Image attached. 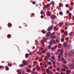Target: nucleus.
<instances>
[{
    "instance_id": "obj_25",
    "label": "nucleus",
    "mask_w": 74,
    "mask_h": 74,
    "mask_svg": "<svg viewBox=\"0 0 74 74\" xmlns=\"http://www.w3.org/2000/svg\"><path fill=\"white\" fill-rule=\"evenodd\" d=\"M64 39L63 38V37H62V38L61 39V41L62 42H64Z\"/></svg>"
},
{
    "instance_id": "obj_36",
    "label": "nucleus",
    "mask_w": 74,
    "mask_h": 74,
    "mask_svg": "<svg viewBox=\"0 0 74 74\" xmlns=\"http://www.w3.org/2000/svg\"><path fill=\"white\" fill-rule=\"evenodd\" d=\"M69 72H70V71L68 70L67 71H66V73L67 74H69Z\"/></svg>"
},
{
    "instance_id": "obj_15",
    "label": "nucleus",
    "mask_w": 74,
    "mask_h": 74,
    "mask_svg": "<svg viewBox=\"0 0 74 74\" xmlns=\"http://www.w3.org/2000/svg\"><path fill=\"white\" fill-rule=\"evenodd\" d=\"M24 64L22 63V64H20L19 66L20 67H23L24 66Z\"/></svg>"
},
{
    "instance_id": "obj_20",
    "label": "nucleus",
    "mask_w": 74,
    "mask_h": 74,
    "mask_svg": "<svg viewBox=\"0 0 74 74\" xmlns=\"http://www.w3.org/2000/svg\"><path fill=\"white\" fill-rule=\"evenodd\" d=\"M42 33H43V34H45V31L44 30H42Z\"/></svg>"
},
{
    "instance_id": "obj_50",
    "label": "nucleus",
    "mask_w": 74,
    "mask_h": 74,
    "mask_svg": "<svg viewBox=\"0 0 74 74\" xmlns=\"http://www.w3.org/2000/svg\"><path fill=\"white\" fill-rule=\"evenodd\" d=\"M57 47H58V45H56V46H54V47L55 48H57Z\"/></svg>"
},
{
    "instance_id": "obj_35",
    "label": "nucleus",
    "mask_w": 74,
    "mask_h": 74,
    "mask_svg": "<svg viewBox=\"0 0 74 74\" xmlns=\"http://www.w3.org/2000/svg\"><path fill=\"white\" fill-rule=\"evenodd\" d=\"M51 4H52V5H54V4H55V3H54V1H52L51 2Z\"/></svg>"
},
{
    "instance_id": "obj_14",
    "label": "nucleus",
    "mask_w": 74,
    "mask_h": 74,
    "mask_svg": "<svg viewBox=\"0 0 74 74\" xmlns=\"http://www.w3.org/2000/svg\"><path fill=\"white\" fill-rule=\"evenodd\" d=\"M37 53L38 55H42V52H40V51H38L37 52Z\"/></svg>"
},
{
    "instance_id": "obj_29",
    "label": "nucleus",
    "mask_w": 74,
    "mask_h": 74,
    "mask_svg": "<svg viewBox=\"0 0 74 74\" xmlns=\"http://www.w3.org/2000/svg\"><path fill=\"white\" fill-rule=\"evenodd\" d=\"M7 37H9V38H11V35L10 34H8L7 35Z\"/></svg>"
},
{
    "instance_id": "obj_52",
    "label": "nucleus",
    "mask_w": 74,
    "mask_h": 74,
    "mask_svg": "<svg viewBox=\"0 0 74 74\" xmlns=\"http://www.w3.org/2000/svg\"><path fill=\"white\" fill-rule=\"evenodd\" d=\"M51 58L52 59H54V56H52V57H51Z\"/></svg>"
},
{
    "instance_id": "obj_39",
    "label": "nucleus",
    "mask_w": 74,
    "mask_h": 74,
    "mask_svg": "<svg viewBox=\"0 0 74 74\" xmlns=\"http://www.w3.org/2000/svg\"><path fill=\"white\" fill-rule=\"evenodd\" d=\"M61 59L62 61H63V60H64V58H61Z\"/></svg>"
},
{
    "instance_id": "obj_13",
    "label": "nucleus",
    "mask_w": 74,
    "mask_h": 74,
    "mask_svg": "<svg viewBox=\"0 0 74 74\" xmlns=\"http://www.w3.org/2000/svg\"><path fill=\"white\" fill-rule=\"evenodd\" d=\"M29 56V54L28 53H26L25 54V57L26 58H28V57Z\"/></svg>"
},
{
    "instance_id": "obj_41",
    "label": "nucleus",
    "mask_w": 74,
    "mask_h": 74,
    "mask_svg": "<svg viewBox=\"0 0 74 74\" xmlns=\"http://www.w3.org/2000/svg\"><path fill=\"white\" fill-rule=\"evenodd\" d=\"M69 12H70V11H69V10H67L66 11L67 14H69Z\"/></svg>"
},
{
    "instance_id": "obj_22",
    "label": "nucleus",
    "mask_w": 74,
    "mask_h": 74,
    "mask_svg": "<svg viewBox=\"0 0 74 74\" xmlns=\"http://www.w3.org/2000/svg\"><path fill=\"white\" fill-rule=\"evenodd\" d=\"M46 55H47V56H48V57H50V54H49V53H47Z\"/></svg>"
},
{
    "instance_id": "obj_28",
    "label": "nucleus",
    "mask_w": 74,
    "mask_h": 74,
    "mask_svg": "<svg viewBox=\"0 0 74 74\" xmlns=\"http://www.w3.org/2000/svg\"><path fill=\"white\" fill-rule=\"evenodd\" d=\"M48 48L49 49H51V46L50 45H49L48 46Z\"/></svg>"
},
{
    "instance_id": "obj_32",
    "label": "nucleus",
    "mask_w": 74,
    "mask_h": 74,
    "mask_svg": "<svg viewBox=\"0 0 74 74\" xmlns=\"http://www.w3.org/2000/svg\"><path fill=\"white\" fill-rule=\"evenodd\" d=\"M5 69L6 70L7 69V71H8V70H9V68H8V67H7V66H6L5 67Z\"/></svg>"
},
{
    "instance_id": "obj_48",
    "label": "nucleus",
    "mask_w": 74,
    "mask_h": 74,
    "mask_svg": "<svg viewBox=\"0 0 74 74\" xmlns=\"http://www.w3.org/2000/svg\"><path fill=\"white\" fill-rule=\"evenodd\" d=\"M66 7H67V8H68V7H69V6L68 5V4H66Z\"/></svg>"
},
{
    "instance_id": "obj_16",
    "label": "nucleus",
    "mask_w": 74,
    "mask_h": 74,
    "mask_svg": "<svg viewBox=\"0 0 74 74\" xmlns=\"http://www.w3.org/2000/svg\"><path fill=\"white\" fill-rule=\"evenodd\" d=\"M69 18H71L72 14L71 13H69Z\"/></svg>"
},
{
    "instance_id": "obj_57",
    "label": "nucleus",
    "mask_w": 74,
    "mask_h": 74,
    "mask_svg": "<svg viewBox=\"0 0 74 74\" xmlns=\"http://www.w3.org/2000/svg\"><path fill=\"white\" fill-rule=\"evenodd\" d=\"M29 69H27V72H29Z\"/></svg>"
},
{
    "instance_id": "obj_38",
    "label": "nucleus",
    "mask_w": 74,
    "mask_h": 74,
    "mask_svg": "<svg viewBox=\"0 0 74 74\" xmlns=\"http://www.w3.org/2000/svg\"><path fill=\"white\" fill-rule=\"evenodd\" d=\"M41 42H42V44H44V41L41 40L40 41Z\"/></svg>"
},
{
    "instance_id": "obj_12",
    "label": "nucleus",
    "mask_w": 74,
    "mask_h": 74,
    "mask_svg": "<svg viewBox=\"0 0 74 74\" xmlns=\"http://www.w3.org/2000/svg\"><path fill=\"white\" fill-rule=\"evenodd\" d=\"M69 54L71 56H73L74 55V53H73L72 52H71L70 53H69Z\"/></svg>"
},
{
    "instance_id": "obj_56",
    "label": "nucleus",
    "mask_w": 74,
    "mask_h": 74,
    "mask_svg": "<svg viewBox=\"0 0 74 74\" xmlns=\"http://www.w3.org/2000/svg\"><path fill=\"white\" fill-rule=\"evenodd\" d=\"M35 70H36V68H34V69L33 70V71H35Z\"/></svg>"
},
{
    "instance_id": "obj_31",
    "label": "nucleus",
    "mask_w": 74,
    "mask_h": 74,
    "mask_svg": "<svg viewBox=\"0 0 74 74\" xmlns=\"http://www.w3.org/2000/svg\"><path fill=\"white\" fill-rule=\"evenodd\" d=\"M46 40V38H43V41H44L45 42H46V41H47Z\"/></svg>"
},
{
    "instance_id": "obj_27",
    "label": "nucleus",
    "mask_w": 74,
    "mask_h": 74,
    "mask_svg": "<svg viewBox=\"0 0 74 74\" xmlns=\"http://www.w3.org/2000/svg\"><path fill=\"white\" fill-rule=\"evenodd\" d=\"M64 33H65V34H66L65 36H67L68 35V33H67V31L65 32Z\"/></svg>"
},
{
    "instance_id": "obj_8",
    "label": "nucleus",
    "mask_w": 74,
    "mask_h": 74,
    "mask_svg": "<svg viewBox=\"0 0 74 74\" xmlns=\"http://www.w3.org/2000/svg\"><path fill=\"white\" fill-rule=\"evenodd\" d=\"M50 35H51V33L50 32H48L46 35V36L47 37H49Z\"/></svg>"
},
{
    "instance_id": "obj_37",
    "label": "nucleus",
    "mask_w": 74,
    "mask_h": 74,
    "mask_svg": "<svg viewBox=\"0 0 74 74\" xmlns=\"http://www.w3.org/2000/svg\"><path fill=\"white\" fill-rule=\"evenodd\" d=\"M73 9V8L72 7H71L70 8V11H71Z\"/></svg>"
},
{
    "instance_id": "obj_21",
    "label": "nucleus",
    "mask_w": 74,
    "mask_h": 74,
    "mask_svg": "<svg viewBox=\"0 0 74 74\" xmlns=\"http://www.w3.org/2000/svg\"><path fill=\"white\" fill-rule=\"evenodd\" d=\"M73 32H71V33H69V35L70 36H71L73 34Z\"/></svg>"
},
{
    "instance_id": "obj_45",
    "label": "nucleus",
    "mask_w": 74,
    "mask_h": 74,
    "mask_svg": "<svg viewBox=\"0 0 74 74\" xmlns=\"http://www.w3.org/2000/svg\"><path fill=\"white\" fill-rule=\"evenodd\" d=\"M35 3H36V2H35L34 1H33V4H35Z\"/></svg>"
},
{
    "instance_id": "obj_40",
    "label": "nucleus",
    "mask_w": 74,
    "mask_h": 74,
    "mask_svg": "<svg viewBox=\"0 0 74 74\" xmlns=\"http://www.w3.org/2000/svg\"><path fill=\"white\" fill-rule=\"evenodd\" d=\"M63 63L64 64H66V63H67V61H63Z\"/></svg>"
},
{
    "instance_id": "obj_63",
    "label": "nucleus",
    "mask_w": 74,
    "mask_h": 74,
    "mask_svg": "<svg viewBox=\"0 0 74 74\" xmlns=\"http://www.w3.org/2000/svg\"><path fill=\"white\" fill-rule=\"evenodd\" d=\"M60 56H58V58L60 59Z\"/></svg>"
},
{
    "instance_id": "obj_54",
    "label": "nucleus",
    "mask_w": 74,
    "mask_h": 74,
    "mask_svg": "<svg viewBox=\"0 0 74 74\" xmlns=\"http://www.w3.org/2000/svg\"><path fill=\"white\" fill-rule=\"evenodd\" d=\"M53 38H56V37H55V36H54L53 35Z\"/></svg>"
},
{
    "instance_id": "obj_18",
    "label": "nucleus",
    "mask_w": 74,
    "mask_h": 74,
    "mask_svg": "<svg viewBox=\"0 0 74 74\" xmlns=\"http://www.w3.org/2000/svg\"><path fill=\"white\" fill-rule=\"evenodd\" d=\"M67 43L66 42H64V47H67Z\"/></svg>"
},
{
    "instance_id": "obj_59",
    "label": "nucleus",
    "mask_w": 74,
    "mask_h": 74,
    "mask_svg": "<svg viewBox=\"0 0 74 74\" xmlns=\"http://www.w3.org/2000/svg\"><path fill=\"white\" fill-rule=\"evenodd\" d=\"M9 66L10 67H11V66H12V65L10 64L9 65Z\"/></svg>"
},
{
    "instance_id": "obj_47",
    "label": "nucleus",
    "mask_w": 74,
    "mask_h": 74,
    "mask_svg": "<svg viewBox=\"0 0 74 74\" xmlns=\"http://www.w3.org/2000/svg\"><path fill=\"white\" fill-rule=\"evenodd\" d=\"M73 53H74V50L73 49L72 50V51Z\"/></svg>"
},
{
    "instance_id": "obj_26",
    "label": "nucleus",
    "mask_w": 74,
    "mask_h": 74,
    "mask_svg": "<svg viewBox=\"0 0 74 74\" xmlns=\"http://www.w3.org/2000/svg\"><path fill=\"white\" fill-rule=\"evenodd\" d=\"M43 13H44V12H43V10H41L40 12L41 14V15H43Z\"/></svg>"
},
{
    "instance_id": "obj_51",
    "label": "nucleus",
    "mask_w": 74,
    "mask_h": 74,
    "mask_svg": "<svg viewBox=\"0 0 74 74\" xmlns=\"http://www.w3.org/2000/svg\"><path fill=\"white\" fill-rule=\"evenodd\" d=\"M35 42L36 43H37L38 42V40H36Z\"/></svg>"
},
{
    "instance_id": "obj_9",
    "label": "nucleus",
    "mask_w": 74,
    "mask_h": 74,
    "mask_svg": "<svg viewBox=\"0 0 74 74\" xmlns=\"http://www.w3.org/2000/svg\"><path fill=\"white\" fill-rule=\"evenodd\" d=\"M46 15L47 16H49L51 15V12H48L46 13Z\"/></svg>"
},
{
    "instance_id": "obj_43",
    "label": "nucleus",
    "mask_w": 74,
    "mask_h": 74,
    "mask_svg": "<svg viewBox=\"0 0 74 74\" xmlns=\"http://www.w3.org/2000/svg\"><path fill=\"white\" fill-rule=\"evenodd\" d=\"M51 62H50V61H49L48 62L49 64L51 65Z\"/></svg>"
},
{
    "instance_id": "obj_58",
    "label": "nucleus",
    "mask_w": 74,
    "mask_h": 74,
    "mask_svg": "<svg viewBox=\"0 0 74 74\" xmlns=\"http://www.w3.org/2000/svg\"><path fill=\"white\" fill-rule=\"evenodd\" d=\"M52 34H55V32H53L52 33Z\"/></svg>"
},
{
    "instance_id": "obj_19",
    "label": "nucleus",
    "mask_w": 74,
    "mask_h": 74,
    "mask_svg": "<svg viewBox=\"0 0 74 74\" xmlns=\"http://www.w3.org/2000/svg\"><path fill=\"white\" fill-rule=\"evenodd\" d=\"M8 26L9 27H11L12 26V24L10 23H8Z\"/></svg>"
},
{
    "instance_id": "obj_46",
    "label": "nucleus",
    "mask_w": 74,
    "mask_h": 74,
    "mask_svg": "<svg viewBox=\"0 0 74 74\" xmlns=\"http://www.w3.org/2000/svg\"><path fill=\"white\" fill-rule=\"evenodd\" d=\"M40 50L41 51H43V49L42 47H41L40 48Z\"/></svg>"
},
{
    "instance_id": "obj_1",
    "label": "nucleus",
    "mask_w": 74,
    "mask_h": 74,
    "mask_svg": "<svg viewBox=\"0 0 74 74\" xmlns=\"http://www.w3.org/2000/svg\"><path fill=\"white\" fill-rule=\"evenodd\" d=\"M56 41L54 40H51L49 44L51 46H52L53 44H56Z\"/></svg>"
},
{
    "instance_id": "obj_17",
    "label": "nucleus",
    "mask_w": 74,
    "mask_h": 74,
    "mask_svg": "<svg viewBox=\"0 0 74 74\" xmlns=\"http://www.w3.org/2000/svg\"><path fill=\"white\" fill-rule=\"evenodd\" d=\"M63 52H61L60 53V55H59L61 56V57H62L63 56Z\"/></svg>"
},
{
    "instance_id": "obj_33",
    "label": "nucleus",
    "mask_w": 74,
    "mask_h": 74,
    "mask_svg": "<svg viewBox=\"0 0 74 74\" xmlns=\"http://www.w3.org/2000/svg\"><path fill=\"white\" fill-rule=\"evenodd\" d=\"M55 22V21L51 20V23L52 24H54Z\"/></svg>"
},
{
    "instance_id": "obj_49",
    "label": "nucleus",
    "mask_w": 74,
    "mask_h": 74,
    "mask_svg": "<svg viewBox=\"0 0 74 74\" xmlns=\"http://www.w3.org/2000/svg\"><path fill=\"white\" fill-rule=\"evenodd\" d=\"M45 52H46V51L45 50H44V51H43V52L42 53V54L45 53Z\"/></svg>"
},
{
    "instance_id": "obj_3",
    "label": "nucleus",
    "mask_w": 74,
    "mask_h": 74,
    "mask_svg": "<svg viewBox=\"0 0 74 74\" xmlns=\"http://www.w3.org/2000/svg\"><path fill=\"white\" fill-rule=\"evenodd\" d=\"M50 18L51 19L53 20H54V19H56V16L55 15H54V14H52L50 16Z\"/></svg>"
},
{
    "instance_id": "obj_10",
    "label": "nucleus",
    "mask_w": 74,
    "mask_h": 74,
    "mask_svg": "<svg viewBox=\"0 0 74 74\" xmlns=\"http://www.w3.org/2000/svg\"><path fill=\"white\" fill-rule=\"evenodd\" d=\"M63 66L64 67V69H67V70H68V67H67V66L66 65H63Z\"/></svg>"
},
{
    "instance_id": "obj_62",
    "label": "nucleus",
    "mask_w": 74,
    "mask_h": 74,
    "mask_svg": "<svg viewBox=\"0 0 74 74\" xmlns=\"http://www.w3.org/2000/svg\"><path fill=\"white\" fill-rule=\"evenodd\" d=\"M45 49H46V51H47L48 50V48H47L46 47L45 48Z\"/></svg>"
},
{
    "instance_id": "obj_7",
    "label": "nucleus",
    "mask_w": 74,
    "mask_h": 74,
    "mask_svg": "<svg viewBox=\"0 0 74 74\" xmlns=\"http://www.w3.org/2000/svg\"><path fill=\"white\" fill-rule=\"evenodd\" d=\"M57 51L58 52H63V50L62 49H57Z\"/></svg>"
},
{
    "instance_id": "obj_4",
    "label": "nucleus",
    "mask_w": 74,
    "mask_h": 74,
    "mask_svg": "<svg viewBox=\"0 0 74 74\" xmlns=\"http://www.w3.org/2000/svg\"><path fill=\"white\" fill-rule=\"evenodd\" d=\"M53 29V26H51L50 27H49L47 29V30L49 32H50L51 30Z\"/></svg>"
},
{
    "instance_id": "obj_30",
    "label": "nucleus",
    "mask_w": 74,
    "mask_h": 74,
    "mask_svg": "<svg viewBox=\"0 0 74 74\" xmlns=\"http://www.w3.org/2000/svg\"><path fill=\"white\" fill-rule=\"evenodd\" d=\"M59 14L60 15H63V13L62 12H59Z\"/></svg>"
},
{
    "instance_id": "obj_11",
    "label": "nucleus",
    "mask_w": 74,
    "mask_h": 74,
    "mask_svg": "<svg viewBox=\"0 0 74 74\" xmlns=\"http://www.w3.org/2000/svg\"><path fill=\"white\" fill-rule=\"evenodd\" d=\"M63 22H60L59 23V25H60V26H62V25H63Z\"/></svg>"
},
{
    "instance_id": "obj_5",
    "label": "nucleus",
    "mask_w": 74,
    "mask_h": 74,
    "mask_svg": "<svg viewBox=\"0 0 74 74\" xmlns=\"http://www.w3.org/2000/svg\"><path fill=\"white\" fill-rule=\"evenodd\" d=\"M50 6H51V3H49L45 5L44 7H45V8H48V7H50Z\"/></svg>"
},
{
    "instance_id": "obj_61",
    "label": "nucleus",
    "mask_w": 74,
    "mask_h": 74,
    "mask_svg": "<svg viewBox=\"0 0 74 74\" xmlns=\"http://www.w3.org/2000/svg\"><path fill=\"white\" fill-rule=\"evenodd\" d=\"M45 68H46L47 67V65H45Z\"/></svg>"
},
{
    "instance_id": "obj_6",
    "label": "nucleus",
    "mask_w": 74,
    "mask_h": 74,
    "mask_svg": "<svg viewBox=\"0 0 74 74\" xmlns=\"http://www.w3.org/2000/svg\"><path fill=\"white\" fill-rule=\"evenodd\" d=\"M69 66L71 69H73L74 68V65L73 64H70L69 65Z\"/></svg>"
},
{
    "instance_id": "obj_55",
    "label": "nucleus",
    "mask_w": 74,
    "mask_h": 74,
    "mask_svg": "<svg viewBox=\"0 0 74 74\" xmlns=\"http://www.w3.org/2000/svg\"><path fill=\"white\" fill-rule=\"evenodd\" d=\"M69 39V38H65V40H67Z\"/></svg>"
},
{
    "instance_id": "obj_60",
    "label": "nucleus",
    "mask_w": 74,
    "mask_h": 74,
    "mask_svg": "<svg viewBox=\"0 0 74 74\" xmlns=\"http://www.w3.org/2000/svg\"><path fill=\"white\" fill-rule=\"evenodd\" d=\"M49 73V71H47V73Z\"/></svg>"
},
{
    "instance_id": "obj_34",
    "label": "nucleus",
    "mask_w": 74,
    "mask_h": 74,
    "mask_svg": "<svg viewBox=\"0 0 74 74\" xmlns=\"http://www.w3.org/2000/svg\"><path fill=\"white\" fill-rule=\"evenodd\" d=\"M38 57H36L35 58V60H38Z\"/></svg>"
},
{
    "instance_id": "obj_2",
    "label": "nucleus",
    "mask_w": 74,
    "mask_h": 74,
    "mask_svg": "<svg viewBox=\"0 0 74 74\" xmlns=\"http://www.w3.org/2000/svg\"><path fill=\"white\" fill-rule=\"evenodd\" d=\"M22 63H23L24 65L27 66V65H28V62L25 60H23V61Z\"/></svg>"
},
{
    "instance_id": "obj_24",
    "label": "nucleus",
    "mask_w": 74,
    "mask_h": 74,
    "mask_svg": "<svg viewBox=\"0 0 74 74\" xmlns=\"http://www.w3.org/2000/svg\"><path fill=\"white\" fill-rule=\"evenodd\" d=\"M50 38L51 40H52L53 39V35L51 34V36H50Z\"/></svg>"
},
{
    "instance_id": "obj_53",
    "label": "nucleus",
    "mask_w": 74,
    "mask_h": 74,
    "mask_svg": "<svg viewBox=\"0 0 74 74\" xmlns=\"http://www.w3.org/2000/svg\"><path fill=\"white\" fill-rule=\"evenodd\" d=\"M53 64H56V62H53Z\"/></svg>"
},
{
    "instance_id": "obj_42",
    "label": "nucleus",
    "mask_w": 74,
    "mask_h": 74,
    "mask_svg": "<svg viewBox=\"0 0 74 74\" xmlns=\"http://www.w3.org/2000/svg\"><path fill=\"white\" fill-rule=\"evenodd\" d=\"M32 54H33V52H31L30 53H29V55H32Z\"/></svg>"
},
{
    "instance_id": "obj_44",
    "label": "nucleus",
    "mask_w": 74,
    "mask_h": 74,
    "mask_svg": "<svg viewBox=\"0 0 74 74\" xmlns=\"http://www.w3.org/2000/svg\"><path fill=\"white\" fill-rule=\"evenodd\" d=\"M40 17H41V18H44V16L43 15H41L40 16Z\"/></svg>"
},
{
    "instance_id": "obj_64",
    "label": "nucleus",
    "mask_w": 74,
    "mask_h": 74,
    "mask_svg": "<svg viewBox=\"0 0 74 74\" xmlns=\"http://www.w3.org/2000/svg\"><path fill=\"white\" fill-rule=\"evenodd\" d=\"M71 74H74V72H72Z\"/></svg>"
},
{
    "instance_id": "obj_23",
    "label": "nucleus",
    "mask_w": 74,
    "mask_h": 74,
    "mask_svg": "<svg viewBox=\"0 0 74 74\" xmlns=\"http://www.w3.org/2000/svg\"><path fill=\"white\" fill-rule=\"evenodd\" d=\"M32 73L33 74H38V73L37 72H33Z\"/></svg>"
}]
</instances>
